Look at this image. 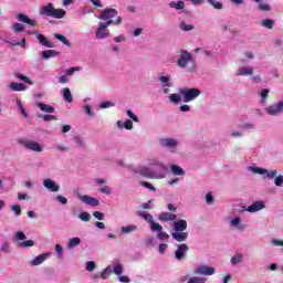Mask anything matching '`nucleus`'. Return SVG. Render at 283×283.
<instances>
[{
	"label": "nucleus",
	"instance_id": "f257e3e1",
	"mask_svg": "<svg viewBox=\"0 0 283 283\" xmlns=\"http://www.w3.org/2000/svg\"><path fill=\"white\" fill-rule=\"evenodd\" d=\"M202 94V91L196 87L180 88L179 93H170L168 101L171 105H180V103H191Z\"/></svg>",
	"mask_w": 283,
	"mask_h": 283
},
{
	"label": "nucleus",
	"instance_id": "f03ea898",
	"mask_svg": "<svg viewBox=\"0 0 283 283\" xmlns=\"http://www.w3.org/2000/svg\"><path fill=\"white\" fill-rule=\"evenodd\" d=\"M177 67L180 70H187L190 74L198 71V62L196 57L187 50H181L178 59L175 61Z\"/></svg>",
	"mask_w": 283,
	"mask_h": 283
},
{
	"label": "nucleus",
	"instance_id": "7ed1b4c3",
	"mask_svg": "<svg viewBox=\"0 0 283 283\" xmlns=\"http://www.w3.org/2000/svg\"><path fill=\"white\" fill-rule=\"evenodd\" d=\"M172 232L171 238L172 240H176V242H187V239L189 238V232L187 231V220L180 219L172 222Z\"/></svg>",
	"mask_w": 283,
	"mask_h": 283
},
{
	"label": "nucleus",
	"instance_id": "20e7f679",
	"mask_svg": "<svg viewBox=\"0 0 283 283\" xmlns=\"http://www.w3.org/2000/svg\"><path fill=\"white\" fill-rule=\"evenodd\" d=\"M17 21L11 24L12 32H15V34H21L22 32H25V25H30V28L36 27V20L28 17L25 13H18L15 15ZM24 23V24H23Z\"/></svg>",
	"mask_w": 283,
	"mask_h": 283
},
{
	"label": "nucleus",
	"instance_id": "39448f33",
	"mask_svg": "<svg viewBox=\"0 0 283 283\" xmlns=\"http://www.w3.org/2000/svg\"><path fill=\"white\" fill-rule=\"evenodd\" d=\"M140 218H144L146 222H148L150 227V231L154 233H157L158 240H169V234L165 231H163V226L160 223L154 221V216L146 211L139 212Z\"/></svg>",
	"mask_w": 283,
	"mask_h": 283
},
{
	"label": "nucleus",
	"instance_id": "423d86ee",
	"mask_svg": "<svg viewBox=\"0 0 283 283\" xmlns=\"http://www.w3.org/2000/svg\"><path fill=\"white\" fill-rule=\"evenodd\" d=\"M40 14L51 17V19H64L67 12L64 9H56L52 2L40 8Z\"/></svg>",
	"mask_w": 283,
	"mask_h": 283
},
{
	"label": "nucleus",
	"instance_id": "0eeeda50",
	"mask_svg": "<svg viewBox=\"0 0 283 283\" xmlns=\"http://www.w3.org/2000/svg\"><path fill=\"white\" fill-rule=\"evenodd\" d=\"M150 167H153V180H165L167 178V165L165 163L153 159L150 161Z\"/></svg>",
	"mask_w": 283,
	"mask_h": 283
},
{
	"label": "nucleus",
	"instance_id": "6e6552de",
	"mask_svg": "<svg viewBox=\"0 0 283 283\" xmlns=\"http://www.w3.org/2000/svg\"><path fill=\"white\" fill-rule=\"evenodd\" d=\"M19 145L23 147V149H27L28 151H33L34 154H43L45 150V146L43 144L34 140V139H19L18 140Z\"/></svg>",
	"mask_w": 283,
	"mask_h": 283
},
{
	"label": "nucleus",
	"instance_id": "1a4fd4ad",
	"mask_svg": "<svg viewBox=\"0 0 283 283\" xmlns=\"http://www.w3.org/2000/svg\"><path fill=\"white\" fill-rule=\"evenodd\" d=\"M248 171L255 176H263V178H268L269 180H273L277 176V170H269L258 166H249Z\"/></svg>",
	"mask_w": 283,
	"mask_h": 283
},
{
	"label": "nucleus",
	"instance_id": "9d476101",
	"mask_svg": "<svg viewBox=\"0 0 283 283\" xmlns=\"http://www.w3.org/2000/svg\"><path fill=\"white\" fill-rule=\"evenodd\" d=\"M195 275H216V268L209 266L207 264H198L193 269Z\"/></svg>",
	"mask_w": 283,
	"mask_h": 283
},
{
	"label": "nucleus",
	"instance_id": "9b49d317",
	"mask_svg": "<svg viewBox=\"0 0 283 283\" xmlns=\"http://www.w3.org/2000/svg\"><path fill=\"white\" fill-rule=\"evenodd\" d=\"M93 184L95 187H99V193H104V196H112V187L105 186L107 185V179L95 178L93 179Z\"/></svg>",
	"mask_w": 283,
	"mask_h": 283
},
{
	"label": "nucleus",
	"instance_id": "f8f14e48",
	"mask_svg": "<svg viewBox=\"0 0 283 283\" xmlns=\"http://www.w3.org/2000/svg\"><path fill=\"white\" fill-rule=\"evenodd\" d=\"M160 147L164 149H170V151H176L178 149V139L171 137H163L159 139Z\"/></svg>",
	"mask_w": 283,
	"mask_h": 283
},
{
	"label": "nucleus",
	"instance_id": "ddd939ff",
	"mask_svg": "<svg viewBox=\"0 0 283 283\" xmlns=\"http://www.w3.org/2000/svg\"><path fill=\"white\" fill-rule=\"evenodd\" d=\"M95 39H97V41H103V39H109V29L105 24H103V22H99L95 30Z\"/></svg>",
	"mask_w": 283,
	"mask_h": 283
},
{
	"label": "nucleus",
	"instance_id": "4468645a",
	"mask_svg": "<svg viewBox=\"0 0 283 283\" xmlns=\"http://www.w3.org/2000/svg\"><path fill=\"white\" fill-rule=\"evenodd\" d=\"M115 17H118V10L114 8H106L101 11V13L97 15V19L99 21H107V19H114Z\"/></svg>",
	"mask_w": 283,
	"mask_h": 283
},
{
	"label": "nucleus",
	"instance_id": "2eb2a0df",
	"mask_svg": "<svg viewBox=\"0 0 283 283\" xmlns=\"http://www.w3.org/2000/svg\"><path fill=\"white\" fill-rule=\"evenodd\" d=\"M28 34H34L35 39L39 41L40 45H43V48H54L52 41L48 40V38L39 33V31H28Z\"/></svg>",
	"mask_w": 283,
	"mask_h": 283
},
{
	"label": "nucleus",
	"instance_id": "dca6fc26",
	"mask_svg": "<svg viewBox=\"0 0 283 283\" xmlns=\"http://www.w3.org/2000/svg\"><path fill=\"white\" fill-rule=\"evenodd\" d=\"M81 69L78 66L71 67L66 70L63 74H61L57 78L61 85H65V83H70V76L74 75V72H80Z\"/></svg>",
	"mask_w": 283,
	"mask_h": 283
},
{
	"label": "nucleus",
	"instance_id": "f3484780",
	"mask_svg": "<svg viewBox=\"0 0 283 283\" xmlns=\"http://www.w3.org/2000/svg\"><path fill=\"white\" fill-rule=\"evenodd\" d=\"M52 255V252H45L39 254L33 260L29 261V266H41L45 260H48Z\"/></svg>",
	"mask_w": 283,
	"mask_h": 283
},
{
	"label": "nucleus",
	"instance_id": "a211bd4d",
	"mask_svg": "<svg viewBox=\"0 0 283 283\" xmlns=\"http://www.w3.org/2000/svg\"><path fill=\"white\" fill-rule=\"evenodd\" d=\"M255 69L251 65L240 66L235 71V76H253Z\"/></svg>",
	"mask_w": 283,
	"mask_h": 283
},
{
	"label": "nucleus",
	"instance_id": "6ab92c4d",
	"mask_svg": "<svg viewBox=\"0 0 283 283\" xmlns=\"http://www.w3.org/2000/svg\"><path fill=\"white\" fill-rule=\"evenodd\" d=\"M263 209H266V203L260 200L248 206L245 211H248V213H258V211H262Z\"/></svg>",
	"mask_w": 283,
	"mask_h": 283
},
{
	"label": "nucleus",
	"instance_id": "aec40b11",
	"mask_svg": "<svg viewBox=\"0 0 283 283\" xmlns=\"http://www.w3.org/2000/svg\"><path fill=\"white\" fill-rule=\"evenodd\" d=\"M78 200H81L84 205H87L88 207H98L101 205V201L94 197H90V195H80Z\"/></svg>",
	"mask_w": 283,
	"mask_h": 283
},
{
	"label": "nucleus",
	"instance_id": "412c9836",
	"mask_svg": "<svg viewBox=\"0 0 283 283\" xmlns=\"http://www.w3.org/2000/svg\"><path fill=\"white\" fill-rule=\"evenodd\" d=\"M187 251H189V245L186 243H181L177 247V250L175 251V258L180 262V260H185L187 258Z\"/></svg>",
	"mask_w": 283,
	"mask_h": 283
},
{
	"label": "nucleus",
	"instance_id": "4be33fe9",
	"mask_svg": "<svg viewBox=\"0 0 283 283\" xmlns=\"http://www.w3.org/2000/svg\"><path fill=\"white\" fill-rule=\"evenodd\" d=\"M135 174H138L139 176H143L144 178H151L154 179V171L153 168H149L147 166H139L135 169Z\"/></svg>",
	"mask_w": 283,
	"mask_h": 283
},
{
	"label": "nucleus",
	"instance_id": "5701e85b",
	"mask_svg": "<svg viewBox=\"0 0 283 283\" xmlns=\"http://www.w3.org/2000/svg\"><path fill=\"white\" fill-rule=\"evenodd\" d=\"M116 129H127L128 132H132L134 129V122L132 119H119L115 123Z\"/></svg>",
	"mask_w": 283,
	"mask_h": 283
},
{
	"label": "nucleus",
	"instance_id": "b1692460",
	"mask_svg": "<svg viewBox=\"0 0 283 283\" xmlns=\"http://www.w3.org/2000/svg\"><path fill=\"white\" fill-rule=\"evenodd\" d=\"M43 187H45L48 191H52L53 193H56V191L61 190V186H59V184H56V181L52 179H44Z\"/></svg>",
	"mask_w": 283,
	"mask_h": 283
},
{
	"label": "nucleus",
	"instance_id": "393cba45",
	"mask_svg": "<svg viewBox=\"0 0 283 283\" xmlns=\"http://www.w3.org/2000/svg\"><path fill=\"white\" fill-rule=\"evenodd\" d=\"M229 227L231 229H235L237 231L244 230V226L242 224V217H234L230 219Z\"/></svg>",
	"mask_w": 283,
	"mask_h": 283
},
{
	"label": "nucleus",
	"instance_id": "a878e982",
	"mask_svg": "<svg viewBox=\"0 0 283 283\" xmlns=\"http://www.w3.org/2000/svg\"><path fill=\"white\" fill-rule=\"evenodd\" d=\"M169 169H170V174H172V176H186L187 175V171H185L184 168L178 166L177 164H170Z\"/></svg>",
	"mask_w": 283,
	"mask_h": 283
},
{
	"label": "nucleus",
	"instance_id": "bb28decb",
	"mask_svg": "<svg viewBox=\"0 0 283 283\" xmlns=\"http://www.w3.org/2000/svg\"><path fill=\"white\" fill-rule=\"evenodd\" d=\"M242 262H244V254L241 252L234 253L230 259L232 266H238V264H242Z\"/></svg>",
	"mask_w": 283,
	"mask_h": 283
},
{
	"label": "nucleus",
	"instance_id": "cd10ccee",
	"mask_svg": "<svg viewBox=\"0 0 283 283\" xmlns=\"http://www.w3.org/2000/svg\"><path fill=\"white\" fill-rule=\"evenodd\" d=\"M138 231V226L136 224H127L120 227V233L122 235H127L129 233H136Z\"/></svg>",
	"mask_w": 283,
	"mask_h": 283
},
{
	"label": "nucleus",
	"instance_id": "c85d7f7f",
	"mask_svg": "<svg viewBox=\"0 0 283 283\" xmlns=\"http://www.w3.org/2000/svg\"><path fill=\"white\" fill-rule=\"evenodd\" d=\"M61 54L56 50H45L40 52L41 59L48 60V59H55V56H59Z\"/></svg>",
	"mask_w": 283,
	"mask_h": 283
},
{
	"label": "nucleus",
	"instance_id": "c756f323",
	"mask_svg": "<svg viewBox=\"0 0 283 283\" xmlns=\"http://www.w3.org/2000/svg\"><path fill=\"white\" fill-rule=\"evenodd\" d=\"M254 3H258V10L261 12H271V4L264 0H253Z\"/></svg>",
	"mask_w": 283,
	"mask_h": 283
},
{
	"label": "nucleus",
	"instance_id": "7c9ffc66",
	"mask_svg": "<svg viewBox=\"0 0 283 283\" xmlns=\"http://www.w3.org/2000/svg\"><path fill=\"white\" fill-rule=\"evenodd\" d=\"M4 43H9V45H12L13 48H25L27 41L25 38H22L21 41L12 40V39H7L4 40Z\"/></svg>",
	"mask_w": 283,
	"mask_h": 283
},
{
	"label": "nucleus",
	"instance_id": "2f4dec72",
	"mask_svg": "<svg viewBox=\"0 0 283 283\" xmlns=\"http://www.w3.org/2000/svg\"><path fill=\"white\" fill-rule=\"evenodd\" d=\"M9 87L10 90H12V92H25V90H28V86H25V84L17 82H11Z\"/></svg>",
	"mask_w": 283,
	"mask_h": 283
},
{
	"label": "nucleus",
	"instance_id": "473e14b6",
	"mask_svg": "<svg viewBox=\"0 0 283 283\" xmlns=\"http://www.w3.org/2000/svg\"><path fill=\"white\" fill-rule=\"evenodd\" d=\"M80 244H81V238L73 237V238L69 239V241L66 243V249H69V250L76 249V247H78Z\"/></svg>",
	"mask_w": 283,
	"mask_h": 283
},
{
	"label": "nucleus",
	"instance_id": "72a5a7b5",
	"mask_svg": "<svg viewBox=\"0 0 283 283\" xmlns=\"http://www.w3.org/2000/svg\"><path fill=\"white\" fill-rule=\"evenodd\" d=\"M104 21H106V22H103V25L108 28L109 25H120V23H123V18H120L118 15L115 20H114V18H111V19H106Z\"/></svg>",
	"mask_w": 283,
	"mask_h": 283
},
{
	"label": "nucleus",
	"instance_id": "f704fd0d",
	"mask_svg": "<svg viewBox=\"0 0 283 283\" xmlns=\"http://www.w3.org/2000/svg\"><path fill=\"white\" fill-rule=\"evenodd\" d=\"M159 220H161L163 222H171L176 220V214L171 212H163L159 214Z\"/></svg>",
	"mask_w": 283,
	"mask_h": 283
},
{
	"label": "nucleus",
	"instance_id": "c9c22d12",
	"mask_svg": "<svg viewBox=\"0 0 283 283\" xmlns=\"http://www.w3.org/2000/svg\"><path fill=\"white\" fill-rule=\"evenodd\" d=\"M112 269H113V273H115V275H123V271H124L123 263H120L118 261H114Z\"/></svg>",
	"mask_w": 283,
	"mask_h": 283
},
{
	"label": "nucleus",
	"instance_id": "e433bc0d",
	"mask_svg": "<svg viewBox=\"0 0 283 283\" xmlns=\"http://www.w3.org/2000/svg\"><path fill=\"white\" fill-rule=\"evenodd\" d=\"M113 273L112 265L106 266L99 274L101 280H109Z\"/></svg>",
	"mask_w": 283,
	"mask_h": 283
},
{
	"label": "nucleus",
	"instance_id": "4c0bfd02",
	"mask_svg": "<svg viewBox=\"0 0 283 283\" xmlns=\"http://www.w3.org/2000/svg\"><path fill=\"white\" fill-rule=\"evenodd\" d=\"M38 107H39V109H41V112H45V114H54V106L39 103Z\"/></svg>",
	"mask_w": 283,
	"mask_h": 283
},
{
	"label": "nucleus",
	"instance_id": "58836bf2",
	"mask_svg": "<svg viewBox=\"0 0 283 283\" xmlns=\"http://www.w3.org/2000/svg\"><path fill=\"white\" fill-rule=\"evenodd\" d=\"M62 96L64 101H66V103H72L74 101V98L72 97V92L67 87L62 90Z\"/></svg>",
	"mask_w": 283,
	"mask_h": 283
},
{
	"label": "nucleus",
	"instance_id": "ea45409f",
	"mask_svg": "<svg viewBox=\"0 0 283 283\" xmlns=\"http://www.w3.org/2000/svg\"><path fill=\"white\" fill-rule=\"evenodd\" d=\"M271 91L269 88H263L260 92V103L261 105H266V98H269V94Z\"/></svg>",
	"mask_w": 283,
	"mask_h": 283
},
{
	"label": "nucleus",
	"instance_id": "a19ab883",
	"mask_svg": "<svg viewBox=\"0 0 283 283\" xmlns=\"http://www.w3.org/2000/svg\"><path fill=\"white\" fill-rule=\"evenodd\" d=\"M169 8H172L175 10H185V1H182V0L171 1L169 3Z\"/></svg>",
	"mask_w": 283,
	"mask_h": 283
},
{
	"label": "nucleus",
	"instance_id": "79ce46f5",
	"mask_svg": "<svg viewBox=\"0 0 283 283\" xmlns=\"http://www.w3.org/2000/svg\"><path fill=\"white\" fill-rule=\"evenodd\" d=\"M209 6L213 8L214 10H222L224 8V3L218 0H207Z\"/></svg>",
	"mask_w": 283,
	"mask_h": 283
},
{
	"label": "nucleus",
	"instance_id": "37998d69",
	"mask_svg": "<svg viewBox=\"0 0 283 283\" xmlns=\"http://www.w3.org/2000/svg\"><path fill=\"white\" fill-rule=\"evenodd\" d=\"M83 109L90 118H94L96 116V112H94V109L92 108V105L84 104Z\"/></svg>",
	"mask_w": 283,
	"mask_h": 283
},
{
	"label": "nucleus",
	"instance_id": "c03bdc74",
	"mask_svg": "<svg viewBox=\"0 0 283 283\" xmlns=\"http://www.w3.org/2000/svg\"><path fill=\"white\" fill-rule=\"evenodd\" d=\"M54 36L55 39H57V41H61V43L67 45V48L72 45V43L70 42V40H67V38H65V35L55 33Z\"/></svg>",
	"mask_w": 283,
	"mask_h": 283
},
{
	"label": "nucleus",
	"instance_id": "a18cd8bd",
	"mask_svg": "<svg viewBox=\"0 0 283 283\" xmlns=\"http://www.w3.org/2000/svg\"><path fill=\"white\" fill-rule=\"evenodd\" d=\"M208 279L205 276H192L188 280V283H207Z\"/></svg>",
	"mask_w": 283,
	"mask_h": 283
},
{
	"label": "nucleus",
	"instance_id": "49530a36",
	"mask_svg": "<svg viewBox=\"0 0 283 283\" xmlns=\"http://www.w3.org/2000/svg\"><path fill=\"white\" fill-rule=\"evenodd\" d=\"M229 136L230 138H242V136H244V130L239 129V130H230L229 132Z\"/></svg>",
	"mask_w": 283,
	"mask_h": 283
},
{
	"label": "nucleus",
	"instance_id": "de8ad7c7",
	"mask_svg": "<svg viewBox=\"0 0 283 283\" xmlns=\"http://www.w3.org/2000/svg\"><path fill=\"white\" fill-rule=\"evenodd\" d=\"M55 253H56L57 260H63V258H64L63 245H61L59 243L55 244Z\"/></svg>",
	"mask_w": 283,
	"mask_h": 283
},
{
	"label": "nucleus",
	"instance_id": "09e8293b",
	"mask_svg": "<svg viewBox=\"0 0 283 283\" xmlns=\"http://www.w3.org/2000/svg\"><path fill=\"white\" fill-rule=\"evenodd\" d=\"M274 23L275 22L273 20H271V19H264V20H262L261 25L263 28H266L268 30H273Z\"/></svg>",
	"mask_w": 283,
	"mask_h": 283
},
{
	"label": "nucleus",
	"instance_id": "8fccbe9b",
	"mask_svg": "<svg viewBox=\"0 0 283 283\" xmlns=\"http://www.w3.org/2000/svg\"><path fill=\"white\" fill-rule=\"evenodd\" d=\"M193 24H188L187 22H180L179 29L182 30L184 32H191L193 30Z\"/></svg>",
	"mask_w": 283,
	"mask_h": 283
},
{
	"label": "nucleus",
	"instance_id": "3c124183",
	"mask_svg": "<svg viewBox=\"0 0 283 283\" xmlns=\"http://www.w3.org/2000/svg\"><path fill=\"white\" fill-rule=\"evenodd\" d=\"M10 210L13 211V213L17 218H19V216H21V213H22L21 206L17 205V203L10 206Z\"/></svg>",
	"mask_w": 283,
	"mask_h": 283
},
{
	"label": "nucleus",
	"instance_id": "603ef678",
	"mask_svg": "<svg viewBox=\"0 0 283 283\" xmlns=\"http://www.w3.org/2000/svg\"><path fill=\"white\" fill-rule=\"evenodd\" d=\"M96 269V262L88 261L85 263V271H88V273H92V271H95Z\"/></svg>",
	"mask_w": 283,
	"mask_h": 283
},
{
	"label": "nucleus",
	"instance_id": "864d4df0",
	"mask_svg": "<svg viewBox=\"0 0 283 283\" xmlns=\"http://www.w3.org/2000/svg\"><path fill=\"white\" fill-rule=\"evenodd\" d=\"M159 82L161 83V85H169V83H171V75L159 76Z\"/></svg>",
	"mask_w": 283,
	"mask_h": 283
},
{
	"label": "nucleus",
	"instance_id": "5fc2aeb1",
	"mask_svg": "<svg viewBox=\"0 0 283 283\" xmlns=\"http://www.w3.org/2000/svg\"><path fill=\"white\" fill-rule=\"evenodd\" d=\"M78 218L82 220V222H90V220H92V216L88 212H81Z\"/></svg>",
	"mask_w": 283,
	"mask_h": 283
},
{
	"label": "nucleus",
	"instance_id": "6e6d98bb",
	"mask_svg": "<svg viewBox=\"0 0 283 283\" xmlns=\"http://www.w3.org/2000/svg\"><path fill=\"white\" fill-rule=\"evenodd\" d=\"M114 102H109V101H106V102H102L99 104V109H109V107H114Z\"/></svg>",
	"mask_w": 283,
	"mask_h": 283
},
{
	"label": "nucleus",
	"instance_id": "4d7b16f0",
	"mask_svg": "<svg viewBox=\"0 0 283 283\" xmlns=\"http://www.w3.org/2000/svg\"><path fill=\"white\" fill-rule=\"evenodd\" d=\"M126 116H128V118H130V120H134V123H139L140 119H138V116H136V114H134V112L127 109L126 111Z\"/></svg>",
	"mask_w": 283,
	"mask_h": 283
},
{
	"label": "nucleus",
	"instance_id": "13d9d810",
	"mask_svg": "<svg viewBox=\"0 0 283 283\" xmlns=\"http://www.w3.org/2000/svg\"><path fill=\"white\" fill-rule=\"evenodd\" d=\"M15 242H21L25 240V233L23 231H18L14 237Z\"/></svg>",
	"mask_w": 283,
	"mask_h": 283
},
{
	"label": "nucleus",
	"instance_id": "bf43d9fd",
	"mask_svg": "<svg viewBox=\"0 0 283 283\" xmlns=\"http://www.w3.org/2000/svg\"><path fill=\"white\" fill-rule=\"evenodd\" d=\"M74 143L77 147H85V139L83 137H74Z\"/></svg>",
	"mask_w": 283,
	"mask_h": 283
},
{
	"label": "nucleus",
	"instance_id": "052dcab7",
	"mask_svg": "<svg viewBox=\"0 0 283 283\" xmlns=\"http://www.w3.org/2000/svg\"><path fill=\"white\" fill-rule=\"evenodd\" d=\"M271 244H272V247H283V240L277 239V238H272Z\"/></svg>",
	"mask_w": 283,
	"mask_h": 283
},
{
	"label": "nucleus",
	"instance_id": "680f3d73",
	"mask_svg": "<svg viewBox=\"0 0 283 283\" xmlns=\"http://www.w3.org/2000/svg\"><path fill=\"white\" fill-rule=\"evenodd\" d=\"M125 41H127V36H125V34H119L114 38L115 43H125Z\"/></svg>",
	"mask_w": 283,
	"mask_h": 283
},
{
	"label": "nucleus",
	"instance_id": "e2e57ef3",
	"mask_svg": "<svg viewBox=\"0 0 283 283\" xmlns=\"http://www.w3.org/2000/svg\"><path fill=\"white\" fill-rule=\"evenodd\" d=\"M20 247H22L23 249H28L30 247H34V241L32 240H27L20 243Z\"/></svg>",
	"mask_w": 283,
	"mask_h": 283
},
{
	"label": "nucleus",
	"instance_id": "0e129e2a",
	"mask_svg": "<svg viewBox=\"0 0 283 283\" xmlns=\"http://www.w3.org/2000/svg\"><path fill=\"white\" fill-rule=\"evenodd\" d=\"M274 185H275V187H282V185H283V176L282 175H279L274 178Z\"/></svg>",
	"mask_w": 283,
	"mask_h": 283
},
{
	"label": "nucleus",
	"instance_id": "69168bd1",
	"mask_svg": "<svg viewBox=\"0 0 283 283\" xmlns=\"http://www.w3.org/2000/svg\"><path fill=\"white\" fill-rule=\"evenodd\" d=\"M94 8H103V1L101 0H87Z\"/></svg>",
	"mask_w": 283,
	"mask_h": 283
},
{
	"label": "nucleus",
	"instance_id": "338daca9",
	"mask_svg": "<svg viewBox=\"0 0 283 283\" xmlns=\"http://www.w3.org/2000/svg\"><path fill=\"white\" fill-rule=\"evenodd\" d=\"M243 129H255V124L253 123H244L242 126H241V130Z\"/></svg>",
	"mask_w": 283,
	"mask_h": 283
},
{
	"label": "nucleus",
	"instance_id": "774afa93",
	"mask_svg": "<svg viewBox=\"0 0 283 283\" xmlns=\"http://www.w3.org/2000/svg\"><path fill=\"white\" fill-rule=\"evenodd\" d=\"M251 81L254 82L255 84L262 83V75L256 74L251 76Z\"/></svg>",
	"mask_w": 283,
	"mask_h": 283
}]
</instances>
